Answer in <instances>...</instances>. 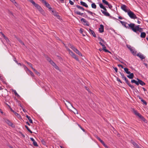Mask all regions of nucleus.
Wrapping results in <instances>:
<instances>
[{"label":"nucleus","mask_w":148,"mask_h":148,"mask_svg":"<svg viewBox=\"0 0 148 148\" xmlns=\"http://www.w3.org/2000/svg\"><path fill=\"white\" fill-rule=\"evenodd\" d=\"M120 22L122 25L124 26L126 28H130L134 32H136L137 31L141 32L143 31L142 29L139 27L140 25H139L135 26V24L134 23H130L129 24L127 23L122 21H120Z\"/></svg>","instance_id":"nucleus-1"},{"label":"nucleus","mask_w":148,"mask_h":148,"mask_svg":"<svg viewBox=\"0 0 148 148\" xmlns=\"http://www.w3.org/2000/svg\"><path fill=\"white\" fill-rule=\"evenodd\" d=\"M29 1L31 2L38 10L39 11L40 13L44 15L45 12L42 8L38 4L36 3L33 0H29Z\"/></svg>","instance_id":"nucleus-2"},{"label":"nucleus","mask_w":148,"mask_h":148,"mask_svg":"<svg viewBox=\"0 0 148 148\" xmlns=\"http://www.w3.org/2000/svg\"><path fill=\"white\" fill-rule=\"evenodd\" d=\"M67 50L68 51L69 54L73 58H74L77 61H79V59L77 56L72 51H71L69 48L67 47H66Z\"/></svg>","instance_id":"nucleus-3"},{"label":"nucleus","mask_w":148,"mask_h":148,"mask_svg":"<svg viewBox=\"0 0 148 148\" xmlns=\"http://www.w3.org/2000/svg\"><path fill=\"white\" fill-rule=\"evenodd\" d=\"M69 47L71 49L76 53L79 56H82V55L81 53L74 46L70 45L69 46Z\"/></svg>","instance_id":"nucleus-4"},{"label":"nucleus","mask_w":148,"mask_h":148,"mask_svg":"<svg viewBox=\"0 0 148 148\" xmlns=\"http://www.w3.org/2000/svg\"><path fill=\"white\" fill-rule=\"evenodd\" d=\"M133 112L134 114L136 116H138L139 118L140 119L145 122H146V120L145 118L142 116L139 113H138L136 110H134Z\"/></svg>","instance_id":"nucleus-5"},{"label":"nucleus","mask_w":148,"mask_h":148,"mask_svg":"<svg viewBox=\"0 0 148 148\" xmlns=\"http://www.w3.org/2000/svg\"><path fill=\"white\" fill-rule=\"evenodd\" d=\"M127 14L131 18L134 19L137 18L136 15L133 12L131 11L130 10V11H129V12H128Z\"/></svg>","instance_id":"nucleus-6"},{"label":"nucleus","mask_w":148,"mask_h":148,"mask_svg":"<svg viewBox=\"0 0 148 148\" xmlns=\"http://www.w3.org/2000/svg\"><path fill=\"white\" fill-rule=\"evenodd\" d=\"M121 8L126 12L128 13V12L130 10V9L125 5H122L121 6Z\"/></svg>","instance_id":"nucleus-7"},{"label":"nucleus","mask_w":148,"mask_h":148,"mask_svg":"<svg viewBox=\"0 0 148 148\" xmlns=\"http://www.w3.org/2000/svg\"><path fill=\"white\" fill-rule=\"evenodd\" d=\"M99 44L101 45L102 46V47L103 50L104 51H105V52H108V53H110V52L108 50H107V49H106V47L105 46V45L104 44L103 42H99Z\"/></svg>","instance_id":"nucleus-8"},{"label":"nucleus","mask_w":148,"mask_h":148,"mask_svg":"<svg viewBox=\"0 0 148 148\" xmlns=\"http://www.w3.org/2000/svg\"><path fill=\"white\" fill-rule=\"evenodd\" d=\"M41 2L44 3L45 5L48 8L50 9L51 8V7L50 6V5L45 0H40Z\"/></svg>","instance_id":"nucleus-9"},{"label":"nucleus","mask_w":148,"mask_h":148,"mask_svg":"<svg viewBox=\"0 0 148 148\" xmlns=\"http://www.w3.org/2000/svg\"><path fill=\"white\" fill-rule=\"evenodd\" d=\"M5 121L9 126H10L12 127H14V125H13L12 123L8 119H5Z\"/></svg>","instance_id":"nucleus-10"},{"label":"nucleus","mask_w":148,"mask_h":148,"mask_svg":"<svg viewBox=\"0 0 148 148\" xmlns=\"http://www.w3.org/2000/svg\"><path fill=\"white\" fill-rule=\"evenodd\" d=\"M99 30L100 33H102L104 32V27L103 25L101 24L100 25Z\"/></svg>","instance_id":"nucleus-11"},{"label":"nucleus","mask_w":148,"mask_h":148,"mask_svg":"<svg viewBox=\"0 0 148 148\" xmlns=\"http://www.w3.org/2000/svg\"><path fill=\"white\" fill-rule=\"evenodd\" d=\"M102 12L106 16H110V14L107 12L106 10L103 11L102 10H101Z\"/></svg>","instance_id":"nucleus-12"},{"label":"nucleus","mask_w":148,"mask_h":148,"mask_svg":"<svg viewBox=\"0 0 148 148\" xmlns=\"http://www.w3.org/2000/svg\"><path fill=\"white\" fill-rule=\"evenodd\" d=\"M136 55L140 58L141 60H142L145 58V57H144V55L140 53H138Z\"/></svg>","instance_id":"nucleus-13"},{"label":"nucleus","mask_w":148,"mask_h":148,"mask_svg":"<svg viewBox=\"0 0 148 148\" xmlns=\"http://www.w3.org/2000/svg\"><path fill=\"white\" fill-rule=\"evenodd\" d=\"M126 83L129 85V86L132 89H133L134 88V87L130 83L129 81L127 79L125 80Z\"/></svg>","instance_id":"nucleus-14"},{"label":"nucleus","mask_w":148,"mask_h":148,"mask_svg":"<svg viewBox=\"0 0 148 148\" xmlns=\"http://www.w3.org/2000/svg\"><path fill=\"white\" fill-rule=\"evenodd\" d=\"M89 32L94 37H96V35L94 32L91 30V29H89Z\"/></svg>","instance_id":"nucleus-15"},{"label":"nucleus","mask_w":148,"mask_h":148,"mask_svg":"<svg viewBox=\"0 0 148 148\" xmlns=\"http://www.w3.org/2000/svg\"><path fill=\"white\" fill-rule=\"evenodd\" d=\"M30 140L33 142V145L37 147L38 146L37 142L33 138H31Z\"/></svg>","instance_id":"nucleus-16"},{"label":"nucleus","mask_w":148,"mask_h":148,"mask_svg":"<svg viewBox=\"0 0 148 148\" xmlns=\"http://www.w3.org/2000/svg\"><path fill=\"white\" fill-rule=\"evenodd\" d=\"M53 13V14L55 16H56L58 19H60V16L59 15L58 13L56 12H54L53 11H52Z\"/></svg>","instance_id":"nucleus-17"},{"label":"nucleus","mask_w":148,"mask_h":148,"mask_svg":"<svg viewBox=\"0 0 148 148\" xmlns=\"http://www.w3.org/2000/svg\"><path fill=\"white\" fill-rule=\"evenodd\" d=\"M137 79L138 81V85L139 84H140L142 86H143L145 84V83L143 82L142 81V80L138 79Z\"/></svg>","instance_id":"nucleus-18"},{"label":"nucleus","mask_w":148,"mask_h":148,"mask_svg":"<svg viewBox=\"0 0 148 148\" xmlns=\"http://www.w3.org/2000/svg\"><path fill=\"white\" fill-rule=\"evenodd\" d=\"M130 75H127V77L130 79H132L134 77V74L132 73L129 74Z\"/></svg>","instance_id":"nucleus-19"},{"label":"nucleus","mask_w":148,"mask_h":148,"mask_svg":"<svg viewBox=\"0 0 148 148\" xmlns=\"http://www.w3.org/2000/svg\"><path fill=\"white\" fill-rule=\"evenodd\" d=\"M132 143L133 145L136 148H140V147L138 145V144L134 142V141H132Z\"/></svg>","instance_id":"nucleus-20"},{"label":"nucleus","mask_w":148,"mask_h":148,"mask_svg":"<svg viewBox=\"0 0 148 148\" xmlns=\"http://www.w3.org/2000/svg\"><path fill=\"white\" fill-rule=\"evenodd\" d=\"M80 3L82 5L86 7V8L88 7V5L85 2H84L82 1H80Z\"/></svg>","instance_id":"nucleus-21"},{"label":"nucleus","mask_w":148,"mask_h":148,"mask_svg":"<svg viewBox=\"0 0 148 148\" xmlns=\"http://www.w3.org/2000/svg\"><path fill=\"white\" fill-rule=\"evenodd\" d=\"M146 33L144 32H142L141 33L140 37L142 38H145L146 36Z\"/></svg>","instance_id":"nucleus-22"},{"label":"nucleus","mask_w":148,"mask_h":148,"mask_svg":"<svg viewBox=\"0 0 148 148\" xmlns=\"http://www.w3.org/2000/svg\"><path fill=\"white\" fill-rule=\"evenodd\" d=\"M124 69L126 73L128 74L130 73V72L129 71V69L127 68H124Z\"/></svg>","instance_id":"nucleus-23"},{"label":"nucleus","mask_w":148,"mask_h":148,"mask_svg":"<svg viewBox=\"0 0 148 148\" xmlns=\"http://www.w3.org/2000/svg\"><path fill=\"white\" fill-rule=\"evenodd\" d=\"M98 38L99 40L100 41H101L104 44L106 43V42L104 40L101 39L99 36L98 37Z\"/></svg>","instance_id":"nucleus-24"},{"label":"nucleus","mask_w":148,"mask_h":148,"mask_svg":"<svg viewBox=\"0 0 148 148\" xmlns=\"http://www.w3.org/2000/svg\"><path fill=\"white\" fill-rule=\"evenodd\" d=\"M131 82L132 83H135L137 85H138V81H136L134 79L132 80L131 81Z\"/></svg>","instance_id":"nucleus-25"},{"label":"nucleus","mask_w":148,"mask_h":148,"mask_svg":"<svg viewBox=\"0 0 148 148\" xmlns=\"http://www.w3.org/2000/svg\"><path fill=\"white\" fill-rule=\"evenodd\" d=\"M99 5L100 8L103 9L104 10H106V9L101 3Z\"/></svg>","instance_id":"nucleus-26"},{"label":"nucleus","mask_w":148,"mask_h":148,"mask_svg":"<svg viewBox=\"0 0 148 148\" xmlns=\"http://www.w3.org/2000/svg\"><path fill=\"white\" fill-rule=\"evenodd\" d=\"M91 7L92 8L94 9H96L97 8V6L94 3H93L91 4Z\"/></svg>","instance_id":"nucleus-27"},{"label":"nucleus","mask_w":148,"mask_h":148,"mask_svg":"<svg viewBox=\"0 0 148 148\" xmlns=\"http://www.w3.org/2000/svg\"><path fill=\"white\" fill-rule=\"evenodd\" d=\"M26 117L27 118L29 122L31 123H33V121L31 119L30 117L28 115H26Z\"/></svg>","instance_id":"nucleus-28"},{"label":"nucleus","mask_w":148,"mask_h":148,"mask_svg":"<svg viewBox=\"0 0 148 148\" xmlns=\"http://www.w3.org/2000/svg\"><path fill=\"white\" fill-rule=\"evenodd\" d=\"M130 51L133 55H136V51H135L134 49H132Z\"/></svg>","instance_id":"nucleus-29"},{"label":"nucleus","mask_w":148,"mask_h":148,"mask_svg":"<svg viewBox=\"0 0 148 148\" xmlns=\"http://www.w3.org/2000/svg\"><path fill=\"white\" fill-rule=\"evenodd\" d=\"M75 12L77 14L81 16L83 14V13H81L79 12L75 11Z\"/></svg>","instance_id":"nucleus-30"},{"label":"nucleus","mask_w":148,"mask_h":148,"mask_svg":"<svg viewBox=\"0 0 148 148\" xmlns=\"http://www.w3.org/2000/svg\"><path fill=\"white\" fill-rule=\"evenodd\" d=\"M76 6L79 9H80V10H84V8L82 7H81V6H79L78 5H76Z\"/></svg>","instance_id":"nucleus-31"},{"label":"nucleus","mask_w":148,"mask_h":148,"mask_svg":"<svg viewBox=\"0 0 148 148\" xmlns=\"http://www.w3.org/2000/svg\"><path fill=\"white\" fill-rule=\"evenodd\" d=\"M66 102H67L66 103H65V105H66V106H67V107H68V106H67V105H68L69 106H71V107H73L72 106V105H71V104L70 103H69V102H68V101H66Z\"/></svg>","instance_id":"nucleus-32"},{"label":"nucleus","mask_w":148,"mask_h":148,"mask_svg":"<svg viewBox=\"0 0 148 148\" xmlns=\"http://www.w3.org/2000/svg\"><path fill=\"white\" fill-rule=\"evenodd\" d=\"M102 2L103 3L107 5H108V2L106 0H102Z\"/></svg>","instance_id":"nucleus-33"},{"label":"nucleus","mask_w":148,"mask_h":148,"mask_svg":"<svg viewBox=\"0 0 148 148\" xmlns=\"http://www.w3.org/2000/svg\"><path fill=\"white\" fill-rule=\"evenodd\" d=\"M87 12L89 13V14H90L91 15H93V14H95L94 13H93L92 12H91V11H89L88 10H85Z\"/></svg>","instance_id":"nucleus-34"},{"label":"nucleus","mask_w":148,"mask_h":148,"mask_svg":"<svg viewBox=\"0 0 148 148\" xmlns=\"http://www.w3.org/2000/svg\"><path fill=\"white\" fill-rule=\"evenodd\" d=\"M26 63L28 64L29 65L30 67H31L33 70V69L34 68L33 67L32 64L27 62H26Z\"/></svg>","instance_id":"nucleus-35"},{"label":"nucleus","mask_w":148,"mask_h":148,"mask_svg":"<svg viewBox=\"0 0 148 148\" xmlns=\"http://www.w3.org/2000/svg\"><path fill=\"white\" fill-rule=\"evenodd\" d=\"M25 127L28 130V131L29 132L31 133L32 134V132L30 130V129L27 126L25 125Z\"/></svg>","instance_id":"nucleus-36"},{"label":"nucleus","mask_w":148,"mask_h":148,"mask_svg":"<svg viewBox=\"0 0 148 148\" xmlns=\"http://www.w3.org/2000/svg\"><path fill=\"white\" fill-rule=\"evenodd\" d=\"M84 23V25H85L88 26H89V23L86 20Z\"/></svg>","instance_id":"nucleus-37"},{"label":"nucleus","mask_w":148,"mask_h":148,"mask_svg":"<svg viewBox=\"0 0 148 148\" xmlns=\"http://www.w3.org/2000/svg\"><path fill=\"white\" fill-rule=\"evenodd\" d=\"M28 72L32 76L34 77V74L31 71L29 70V71Z\"/></svg>","instance_id":"nucleus-38"},{"label":"nucleus","mask_w":148,"mask_h":148,"mask_svg":"<svg viewBox=\"0 0 148 148\" xmlns=\"http://www.w3.org/2000/svg\"><path fill=\"white\" fill-rule=\"evenodd\" d=\"M33 70L36 73L37 75H40L39 73L38 72L36 69H33Z\"/></svg>","instance_id":"nucleus-39"},{"label":"nucleus","mask_w":148,"mask_h":148,"mask_svg":"<svg viewBox=\"0 0 148 148\" xmlns=\"http://www.w3.org/2000/svg\"><path fill=\"white\" fill-rule=\"evenodd\" d=\"M13 92H14L15 95L16 96H18L19 95H18V93H17L16 91L15 90H13Z\"/></svg>","instance_id":"nucleus-40"},{"label":"nucleus","mask_w":148,"mask_h":148,"mask_svg":"<svg viewBox=\"0 0 148 148\" xmlns=\"http://www.w3.org/2000/svg\"><path fill=\"white\" fill-rule=\"evenodd\" d=\"M12 111L14 112V114H15V115L16 116H20L19 115L18 113H17L15 112H14V111L12 110Z\"/></svg>","instance_id":"nucleus-41"},{"label":"nucleus","mask_w":148,"mask_h":148,"mask_svg":"<svg viewBox=\"0 0 148 148\" xmlns=\"http://www.w3.org/2000/svg\"><path fill=\"white\" fill-rule=\"evenodd\" d=\"M4 39L6 40V41L7 42H8L9 41V39H8V38L6 37L5 36H4Z\"/></svg>","instance_id":"nucleus-42"},{"label":"nucleus","mask_w":148,"mask_h":148,"mask_svg":"<svg viewBox=\"0 0 148 148\" xmlns=\"http://www.w3.org/2000/svg\"><path fill=\"white\" fill-rule=\"evenodd\" d=\"M127 48L130 49V51L132 49V48L131 47V46L130 45H127Z\"/></svg>","instance_id":"nucleus-43"},{"label":"nucleus","mask_w":148,"mask_h":148,"mask_svg":"<svg viewBox=\"0 0 148 148\" xmlns=\"http://www.w3.org/2000/svg\"><path fill=\"white\" fill-rule=\"evenodd\" d=\"M74 110L73 111V112L75 114H78V113L77 110L75 108H74Z\"/></svg>","instance_id":"nucleus-44"},{"label":"nucleus","mask_w":148,"mask_h":148,"mask_svg":"<svg viewBox=\"0 0 148 148\" xmlns=\"http://www.w3.org/2000/svg\"><path fill=\"white\" fill-rule=\"evenodd\" d=\"M141 101L143 102V103L145 104V105H146L147 104V103L146 101L144 100L143 99L141 100Z\"/></svg>","instance_id":"nucleus-45"},{"label":"nucleus","mask_w":148,"mask_h":148,"mask_svg":"<svg viewBox=\"0 0 148 148\" xmlns=\"http://www.w3.org/2000/svg\"><path fill=\"white\" fill-rule=\"evenodd\" d=\"M18 40L22 45H24V44L23 42L20 39H18Z\"/></svg>","instance_id":"nucleus-46"},{"label":"nucleus","mask_w":148,"mask_h":148,"mask_svg":"<svg viewBox=\"0 0 148 148\" xmlns=\"http://www.w3.org/2000/svg\"><path fill=\"white\" fill-rule=\"evenodd\" d=\"M107 5L108 6V7L110 9H111L112 8V6L111 5V4H109V3H108V5Z\"/></svg>","instance_id":"nucleus-47"},{"label":"nucleus","mask_w":148,"mask_h":148,"mask_svg":"<svg viewBox=\"0 0 148 148\" xmlns=\"http://www.w3.org/2000/svg\"><path fill=\"white\" fill-rule=\"evenodd\" d=\"M86 20L84 18H82L81 19V21L82 22L84 23Z\"/></svg>","instance_id":"nucleus-48"},{"label":"nucleus","mask_w":148,"mask_h":148,"mask_svg":"<svg viewBox=\"0 0 148 148\" xmlns=\"http://www.w3.org/2000/svg\"><path fill=\"white\" fill-rule=\"evenodd\" d=\"M69 3L72 5H73L74 4V3L72 1L70 0L69 1Z\"/></svg>","instance_id":"nucleus-49"},{"label":"nucleus","mask_w":148,"mask_h":148,"mask_svg":"<svg viewBox=\"0 0 148 148\" xmlns=\"http://www.w3.org/2000/svg\"><path fill=\"white\" fill-rule=\"evenodd\" d=\"M120 74L122 79H123L125 77L123 73H120Z\"/></svg>","instance_id":"nucleus-50"},{"label":"nucleus","mask_w":148,"mask_h":148,"mask_svg":"<svg viewBox=\"0 0 148 148\" xmlns=\"http://www.w3.org/2000/svg\"><path fill=\"white\" fill-rule=\"evenodd\" d=\"M25 69L26 71H27L28 72L29 70L28 69L26 66H25Z\"/></svg>","instance_id":"nucleus-51"},{"label":"nucleus","mask_w":148,"mask_h":148,"mask_svg":"<svg viewBox=\"0 0 148 148\" xmlns=\"http://www.w3.org/2000/svg\"><path fill=\"white\" fill-rule=\"evenodd\" d=\"M117 81H118L119 82H120L121 83H122V82L121 81V80L119 78H117Z\"/></svg>","instance_id":"nucleus-52"},{"label":"nucleus","mask_w":148,"mask_h":148,"mask_svg":"<svg viewBox=\"0 0 148 148\" xmlns=\"http://www.w3.org/2000/svg\"><path fill=\"white\" fill-rule=\"evenodd\" d=\"M114 69L116 72H117L118 71V69L116 67H114Z\"/></svg>","instance_id":"nucleus-53"},{"label":"nucleus","mask_w":148,"mask_h":148,"mask_svg":"<svg viewBox=\"0 0 148 148\" xmlns=\"http://www.w3.org/2000/svg\"><path fill=\"white\" fill-rule=\"evenodd\" d=\"M143 64L146 66V67L147 68H148V65L146 63H143Z\"/></svg>","instance_id":"nucleus-54"},{"label":"nucleus","mask_w":148,"mask_h":148,"mask_svg":"<svg viewBox=\"0 0 148 148\" xmlns=\"http://www.w3.org/2000/svg\"><path fill=\"white\" fill-rule=\"evenodd\" d=\"M118 66L119 67H121L122 68H123V66L122 65L118 64Z\"/></svg>","instance_id":"nucleus-55"},{"label":"nucleus","mask_w":148,"mask_h":148,"mask_svg":"<svg viewBox=\"0 0 148 148\" xmlns=\"http://www.w3.org/2000/svg\"><path fill=\"white\" fill-rule=\"evenodd\" d=\"M14 3V4L15 5L16 7H17L18 5V3H17L16 2V3Z\"/></svg>","instance_id":"nucleus-56"},{"label":"nucleus","mask_w":148,"mask_h":148,"mask_svg":"<svg viewBox=\"0 0 148 148\" xmlns=\"http://www.w3.org/2000/svg\"><path fill=\"white\" fill-rule=\"evenodd\" d=\"M49 62L51 64H52L54 63V62L52 60H50L49 61Z\"/></svg>","instance_id":"nucleus-57"},{"label":"nucleus","mask_w":148,"mask_h":148,"mask_svg":"<svg viewBox=\"0 0 148 148\" xmlns=\"http://www.w3.org/2000/svg\"><path fill=\"white\" fill-rule=\"evenodd\" d=\"M82 29H80L79 30L80 33H82Z\"/></svg>","instance_id":"nucleus-58"},{"label":"nucleus","mask_w":148,"mask_h":148,"mask_svg":"<svg viewBox=\"0 0 148 148\" xmlns=\"http://www.w3.org/2000/svg\"><path fill=\"white\" fill-rule=\"evenodd\" d=\"M100 142L103 144V145L105 143L102 140H101Z\"/></svg>","instance_id":"nucleus-59"},{"label":"nucleus","mask_w":148,"mask_h":148,"mask_svg":"<svg viewBox=\"0 0 148 148\" xmlns=\"http://www.w3.org/2000/svg\"><path fill=\"white\" fill-rule=\"evenodd\" d=\"M100 142L103 144V145L105 143L102 140H101Z\"/></svg>","instance_id":"nucleus-60"},{"label":"nucleus","mask_w":148,"mask_h":148,"mask_svg":"<svg viewBox=\"0 0 148 148\" xmlns=\"http://www.w3.org/2000/svg\"><path fill=\"white\" fill-rule=\"evenodd\" d=\"M54 67L56 69H58L59 68L58 66L56 65V66Z\"/></svg>","instance_id":"nucleus-61"},{"label":"nucleus","mask_w":148,"mask_h":148,"mask_svg":"<svg viewBox=\"0 0 148 148\" xmlns=\"http://www.w3.org/2000/svg\"><path fill=\"white\" fill-rule=\"evenodd\" d=\"M13 3H16V1L15 0H10Z\"/></svg>","instance_id":"nucleus-62"},{"label":"nucleus","mask_w":148,"mask_h":148,"mask_svg":"<svg viewBox=\"0 0 148 148\" xmlns=\"http://www.w3.org/2000/svg\"><path fill=\"white\" fill-rule=\"evenodd\" d=\"M97 139H98V140L100 142L101 141V140H102L100 138H99V137H97Z\"/></svg>","instance_id":"nucleus-63"},{"label":"nucleus","mask_w":148,"mask_h":148,"mask_svg":"<svg viewBox=\"0 0 148 148\" xmlns=\"http://www.w3.org/2000/svg\"><path fill=\"white\" fill-rule=\"evenodd\" d=\"M123 79L125 81L127 79L125 76Z\"/></svg>","instance_id":"nucleus-64"}]
</instances>
